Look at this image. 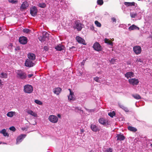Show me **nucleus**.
I'll list each match as a JSON object with an SVG mask.
<instances>
[{"label": "nucleus", "instance_id": "nucleus-1", "mask_svg": "<svg viewBox=\"0 0 152 152\" xmlns=\"http://www.w3.org/2000/svg\"><path fill=\"white\" fill-rule=\"evenodd\" d=\"M17 74V77L21 79H25L27 77L26 73L21 70H18Z\"/></svg>", "mask_w": 152, "mask_h": 152}, {"label": "nucleus", "instance_id": "nucleus-2", "mask_svg": "<svg viewBox=\"0 0 152 152\" xmlns=\"http://www.w3.org/2000/svg\"><path fill=\"white\" fill-rule=\"evenodd\" d=\"M23 87L24 92L30 94L32 92L33 90L32 86L30 85H26Z\"/></svg>", "mask_w": 152, "mask_h": 152}, {"label": "nucleus", "instance_id": "nucleus-3", "mask_svg": "<svg viewBox=\"0 0 152 152\" xmlns=\"http://www.w3.org/2000/svg\"><path fill=\"white\" fill-rule=\"evenodd\" d=\"M49 37V34L47 32H43L42 36H40L39 37V40L42 42L45 41L47 39H48Z\"/></svg>", "mask_w": 152, "mask_h": 152}, {"label": "nucleus", "instance_id": "nucleus-4", "mask_svg": "<svg viewBox=\"0 0 152 152\" xmlns=\"http://www.w3.org/2000/svg\"><path fill=\"white\" fill-rule=\"evenodd\" d=\"M35 62L34 61L27 59L25 61V66L29 67H31L34 66Z\"/></svg>", "mask_w": 152, "mask_h": 152}, {"label": "nucleus", "instance_id": "nucleus-5", "mask_svg": "<svg viewBox=\"0 0 152 152\" xmlns=\"http://www.w3.org/2000/svg\"><path fill=\"white\" fill-rule=\"evenodd\" d=\"M93 48L94 50L98 52L101 51L102 49V46L98 42H96L94 44Z\"/></svg>", "mask_w": 152, "mask_h": 152}, {"label": "nucleus", "instance_id": "nucleus-6", "mask_svg": "<svg viewBox=\"0 0 152 152\" xmlns=\"http://www.w3.org/2000/svg\"><path fill=\"white\" fill-rule=\"evenodd\" d=\"M48 120L50 122L53 123H56L58 121L57 117L53 115H50L48 118Z\"/></svg>", "mask_w": 152, "mask_h": 152}, {"label": "nucleus", "instance_id": "nucleus-7", "mask_svg": "<svg viewBox=\"0 0 152 152\" xmlns=\"http://www.w3.org/2000/svg\"><path fill=\"white\" fill-rule=\"evenodd\" d=\"M37 9L35 6H33L31 8L30 10V13L32 16H36L37 12Z\"/></svg>", "mask_w": 152, "mask_h": 152}, {"label": "nucleus", "instance_id": "nucleus-8", "mask_svg": "<svg viewBox=\"0 0 152 152\" xmlns=\"http://www.w3.org/2000/svg\"><path fill=\"white\" fill-rule=\"evenodd\" d=\"M133 50L134 53L136 55L140 54L142 51L141 47L140 46L138 45L134 47Z\"/></svg>", "mask_w": 152, "mask_h": 152}, {"label": "nucleus", "instance_id": "nucleus-9", "mask_svg": "<svg viewBox=\"0 0 152 152\" xmlns=\"http://www.w3.org/2000/svg\"><path fill=\"white\" fill-rule=\"evenodd\" d=\"M99 122L101 124L104 126H106L109 124L108 121L102 118H100L99 119Z\"/></svg>", "mask_w": 152, "mask_h": 152}, {"label": "nucleus", "instance_id": "nucleus-10", "mask_svg": "<svg viewBox=\"0 0 152 152\" xmlns=\"http://www.w3.org/2000/svg\"><path fill=\"white\" fill-rule=\"evenodd\" d=\"M26 136L25 134H21L16 139V144H18Z\"/></svg>", "mask_w": 152, "mask_h": 152}, {"label": "nucleus", "instance_id": "nucleus-11", "mask_svg": "<svg viewBox=\"0 0 152 152\" xmlns=\"http://www.w3.org/2000/svg\"><path fill=\"white\" fill-rule=\"evenodd\" d=\"M128 81L130 83L133 85H137L139 82L138 80L135 78L129 79Z\"/></svg>", "mask_w": 152, "mask_h": 152}, {"label": "nucleus", "instance_id": "nucleus-12", "mask_svg": "<svg viewBox=\"0 0 152 152\" xmlns=\"http://www.w3.org/2000/svg\"><path fill=\"white\" fill-rule=\"evenodd\" d=\"M20 43L22 44H25L27 42V39L25 37L23 36L20 37L19 39Z\"/></svg>", "mask_w": 152, "mask_h": 152}, {"label": "nucleus", "instance_id": "nucleus-13", "mask_svg": "<svg viewBox=\"0 0 152 152\" xmlns=\"http://www.w3.org/2000/svg\"><path fill=\"white\" fill-rule=\"evenodd\" d=\"M82 28V25L81 23L77 22L75 23V26H74V28L76 29L77 31H81Z\"/></svg>", "mask_w": 152, "mask_h": 152}, {"label": "nucleus", "instance_id": "nucleus-14", "mask_svg": "<svg viewBox=\"0 0 152 152\" xmlns=\"http://www.w3.org/2000/svg\"><path fill=\"white\" fill-rule=\"evenodd\" d=\"M27 57L28 59H29L30 60L35 61L36 56L34 54L32 53H29L27 55Z\"/></svg>", "mask_w": 152, "mask_h": 152}, {"label": "nucleus", "instance_id": "nucleus-15", "mask_svg": "<svg viewBox=\"0 0 152 152\" xmlns=\"http://www.w3.org/2000/svg\"><path fill=\"white\" fill-rule=\"evenodd\" d=\"M117 140L121 141L124 140L125 139V137L124 136L123 134H117L116 136Z\"/></svg>", "mask_w": 152, "mask_h": 152}, {"label": "nucleus", "instance_id": "nucleus-16", "mask_svg": "<svg viewBox=\"0 0 152 152\" xmlns=\"http://www.w3.org/2000/svg\"><path fill=\"white\" fill-rule=\"evenodd\" d=\"M76 39L79 43L85 45V40L81 37L79 36H77L76 37Z\"/></svg>", "mask_w": 152, "mask_h": 152}, {"label": "nucleus", "instance_id": "nucleus-17", "mask_svg": "<svg viewBox=\"0 0 152 152\" xmlns=\"http://www.w3.org/2000/svg\"><path fill=\"white\" fill-rule=\"evenodd\" d=\"M28 4L27 2V1H24L22 4L20 8L21 9L24 10L28 7Z\"/></svg>", "mask_w": 152, "mask_h": 152}, {"label": "nucleus", "instance_id": "nucleus-18", "mask_svg": "<svg viewBox=\"0 0 152 152\" xmlns=\"http://www.w3.org/2000/svg\"><path fill=\"white\" fill-rule=\"evenodd\" d=\"M134 73L133 72H127L125 74V76L126 77L127 79L131 77H134Z\"/></svg>", "mask_w": 152, "mask_h": 152}, {"label": "nucleus", "instance_id": "nucleus-19", "mask_svg": "<svg viewBox=\"0 0 152 152\" xmlns=\"http://www.w3.org/2000/svg\"><path fill=\"white\" fill-rule=\"evenodd\" d=\"M70 91V95L68 96V99L69 100H75V98L73 97V95H74L73 92H72L70 89H69Z\"/></svg>", "mask_w": 152, "mask_h": 152}, {"label": "nucleus", "instance_id": "nucleus-20", "mask_svg": "<svg viewBox=\"0 0 152 152\" xmlns=\"http://www.w3.org/2000/svg\"><path fill=\"white\" fill-rule=\"evenodd\" d=\"M64 46L59 44L56 46L55 48L57 50L61 51L64 50Z\"/></svg>", "mask_w": 152, "mask_h": 152}, {"label": "nucleus", "instance_id": "nucleus-21", "mask_svg": "<svg viewBox=\"0 0 152 152\" xmlns=\"http://www.w3.org/2000/svg\"><path fill=\"white\" fill-rule=\"evenodd\" d=\"M94 80L96 82H98L99 83H101L102 81V77L101 76L98 77L96 76L94 77Z\"/></svg>", "mask_w": 152, "mask_h": 152}, {"label": "nucleus", "instance_id": "nucleus-22", "mask_svg": "<svg viewBox=\"0 0 152 152\" xmlns=\"http://www.w3.org/2000/svg\"><path fill=\"white\" fill-rule=\"evenodd\" d=\"M119 107L123 110L126 112H129V110L128 108L125 107L123 105L121 104V103H119L118 104Z\"/></svg>", "mask_w": 152, "mask_h": 152}, {"label": "nucleus", "instance_id": "nucleus-23", "mask_svg": "<svg viewBox=\"0 0 152 152\" xmlns=\"http://www.w3.org/2000/svg\"><path fill=\"white\" fill-rule=\"evenodd\" d=\"M139 28L137 26L134 25H132L129 28V30L130 31L135 29H137L138 30H139Z\"/></svg>", "mask_w": 152, "mask_h": 152}, {"label": "nucleus", "instance_id": "nucleus-24", "mask_svg": "<svg viewBox=\"0 0 152 152\" xmlns=\"http://www.w3.org/2000/svg\"><path fill=\"white\" fill-rule=\"evenodd\" d=\"M61 88H55L53 90V92L54 94L58 95L61 92Z\"/></svg>", "mask_w": 152, "mask_h": 152}, {"label": "nucleus", "instance_id": "nucleus-25", "mask_svg": "<svg viewBox=\"0 0 152 152\" xmlns=\"http://www.w3.org/2000/svg\"><path fill=\"white\" fill-rule=\"evenodd\" d=\"M104 42L108 45H110L111 46H113V43L110 40L107 38H105L104 39Z\"/></svg>", "mask_w": 152, "mask_h": 152}, {"label": "nucleus", "instance_id": "nucleus-26", "mask_svg": "<svg viewBox=\"0 0 152 152\" xmlns=\"http://www.w3.org/2000/svg\"><path fill=\"white\" fill-rule=\"evenodd\" d=\"M0 133L1 134H3L4 136L5 137H8L9 136L8 133L6 132V130L5 129H3L1 131H0Z\"/></svg>", "mask_w": 152, "mask_h": 152}, {"label": "nucleus", "instance_id": "nucleus-27", "mask_svg": "<svg viewBox=\"0 0 152 152\" xmlns=\"http://www.w3.org/2000/svg\"><path fill=\"white\" fill-rule=\"evenodd\" d=\"M91 128L92 130L94 132H96L98 130V128L96 126L93 124L91 125Z\"/></svg>", "mask_w": 152, "mask_h": 152}, {"label": "nucleus", "instance_id": "nucleus-28", "mask_svg": "<svg viewBox=\"0 0 152 152\" xmlns=\"http://www.w3.org/2000/svg\"><path fill=\"white\" fill-rule=\"evenodd\" d=\"M27 113L28 114H30V115L35 117H37V115L36 113L34 112L33 111H32L31 110H28L27 111Z\"/></svg>", "mask_w": 152, "mask_h": 152}, {"label": "nucleus", "instance_id": "nucleus-29", "mask_svg": "<svg viewBox=\"0 0 152 152\" xmlns=\"http://www.w3.org/2000/svg\"><path fill=\"white\" fill-rule=\"evenodd\" d=\"M124 4L125 5H126L127 6H134L135 4V3L134 2H124Z\"/></svg>", "mask_w": 152, "mask_h": 152}, {"label": "nucleus", "instance_id": "nucleus-30", "mask_svg": "<svg viewBox=\"0 0 152 152\" xmlns=\"http://www.w3.org/2000/svg\"><path fill=\"white\" fill-rule=\"evenodd\" d=\"M15 113H16L15 112L10 111L8 112L7 113V115L8 117H12L14 115H15Z\"/></svg>", "mask_w": 152, "mask_h": 152}, {"label": "nucleus", "instance_id": "nucleus-31", "mask_svg": "<svg viewBox=\"0 0 152 152\" xmlns=\"http://www.w3.org/2000/svg\"><path fill=\"white\" fill-rule=\"evenodd\" d=\"M38 6L42 8H45L46 7V4L44 3L40 2L37 5Z\"/></svg>", "mask_w": 152, "mask_h": 152}, {"label": "nucleus", "instance_id": "nucleus-32", "mask_svg": "<svg viewBox=\"0 0 152 152\" xmlns=\"http://www.w3.org/2000/svg\"><path fill=\"white\" fill-rule=\"evenodd\" d=\"M128 129L129 130L133 132H135L137 130L136 128L132 126H129Z\"/></svg>", "mask_w": 152, "mask_h": 152}, {"label": "nucleus", "instance_id": "nucleus-33", "mask_svg": "<svg viewBox=\"0 0 152 152\" xmlns=\"http://www.w3.org/2000/svg\"><path fill=\"white\" fill-rule=\"evenodd\" d=\"M132 96L134 99H140L141 98L140 96L138 94H133Z\"/></svg>", "mask_w": 152, "mask_h": 152}, {"label": "nucleus", "instance_id": "nucleus-34", "mask_svg": "<svg viewBox=\"0 0 152 152\" xmlns=\"http://www.w3.org/2000/svg\"><path fill=\"white\" fill-rule=\"evenodd\" d=\"M7 74L4 72L1 73L0 75V77L3 78H7Z\"/></svg>", "mask_w": 152, "mask_h": 152}, {"label": "nucleus", "instance_id": "nucleus-35", "mask_svg": "<svg viewBox=\"0 0 152 152\" xmlns=\"http://www.w3.org/2000/svg\"><path fill=\"white\" fill-rule=\"evenodd\" d=\"M130 15L131 17L132 18H135V17L137 15V14L136 13H135L134 12H131L130 13Z\"/></svg>", "mask_w": 152, "mask_h": 152}, {"label": "nucleus", "instance_id": "nucleus-36", "mask_svg": "<svg viewBox=\"0 0 152 152\" xmlns=\"http://www.w3.org/2000/svg\"><path fill=\"white\" fill-rule=\"evenodd\" d=\"M108 115L110 117L113 118L115 115V113L113 111L112 112L109 113Z\"/></svg>", "mask_w": 152, "mask_h": 152}, {"label": "nucleus", "instance_id": "nucleus-37", "mask_svg": "<svg viewBox=\"0 0 152 152\" xmlns=\"http://www.w3.org/2000/svg\"><path fill=\"white\" fill-rule=\"evenodd\" d=\"M97 4L101 5L103 4V0H98L97 1Z\"/></svg>", "mask_w": 152, "mask_h": 152}, {"label": "nucleus", "instance_id": "nucleus-38", "mask_svg": "<svg viewBox=\"0 0 152 152\" xmlns=\"http://www.w3.org/2000/svg\"><path fill=\"white\" fill-rule=\"evenodd\" d=\"M95 23L97 27H100L101 26V24L97 20L95 21Z\"/></svg>", "mask_w": 152, "mask_h": 152}, {"label": "nucleus", "instance_id": "nucleus-39", "mask_svg": "<svg viewBox=\"0 0 152 152\" xmlns=\"http://www.w3.org/2000/svg\"><path fill=\"white\" fill-rule=\"evenodd\" d=\"M73 107L75 109V111L76 112H79V111L81 110V108L80 107Z\"/></svg>", "mask_w": 152, "mask_h": 152}, {"label": "nucleus", "instance_id": "nucleus-40", "mask_svg": "<svg viewBox=\"0 0 152 152\" xmlns=\"http://www.w3.org/2000/svg\"><path fill=\"white\" fill-rule=\"evenodd\" d=\"M34 102H35V103L38 104L42 105V102L41 101L38 100H35L34 101Z\"/></svg>", "mask_w": 152, "mask_h": 152}, {"label": "nucleus", "instance_id": "nucleus-41", "mask_svg": "<svg viewBox=\"0 0 152 152\" xmlns=\"http://www.w3.org/2000/svg\"><path fill=\"white\" fill-rule=\"evenodd\" d=\"M30 31V30L28 28H24L23 29V32L26 33H28Z\"/></svg>", "mask_w": 152, "mask_h": 152}, {"label": "nucleus", "instance_id": "nucleus-42", "mask_svg": "<svg viewBox=\"0 0 152 152\" xmlns=\"http://www.w3.org/2000/svg\"><path fill=\"white\" fill-rule=\"evenodd\" d=\"M8 1L10 3H12V4H15L18 2L17 1H15L14 0H8Z\"/></svg>", "mask_w": 152, "mask_h": 152}, {"label": "nucleus", "instance_id": "nucleus-43", "mask_svg": "<svg viewBox=\"0 0 152 152\" xmlns=\"http://www.w3.org/2000/svg\"><path fill=\"white\" fill-rule=\"evenodd\" d=\"M113 149L111 148H110L108 149H106L105 150V152H112Z\"/></svg>", "mask_w": 152, "mask_h": 152}, {"label": "nucleus", "instance_id": "nucleus-44", "mask_svg": "<svg viewBox=\"0 0 152 152\" xmlns=\"http://www.w3.org/2000/svg\"><path fill=\"white\" fill-rule=\"evenodd\" d=\"M10 129L13 132H14L15 131L16 129L14 126H12L10 128Z\"/></svg>", "mask_w": 152, "mask_h": 152}, {"label": "nucleus", "instance_id": "nucleus-45", "mask_svg": "<svg viewBox=\"0 0 152 152\" xmlns=\"http://www.w3.org/2000/svg\"><path fill=\"white\" fill-rule=\"evenodd\" d=\"M138 62H142V61L141 58L137 59L135 62L137 63Z\"/></svg>", "mask_w": 152, "mask_h": 152}, {"label": "nucleus", "instance_id": "nucleus-46", "mask_svg": "<svg viewBox=\"0 0 152 152\" xmlns=\"http://www.w3.org/2000/svg\"><path fill=\"white\" fill-rule=\"evenodd\" d=\"M119 27L123 28L124 29L126 27V26L125 25L121 24H120L119 25Z\"/></svg>", "mask_w": 152, "mask_h": 152}, {"label": "nucleus", "instance_id": "nucleus-47", "mask_svg": "<svg viewBox=\"0 0 152 152\" xmlns=\"http://www.w3.org/2000/svg\"><path fill=\"white\" fill-rule=\"evenodd\" d=\"M44 49L45 51H48V48L47 46H44Z\"/></svg>", "mask_w": 152, "mask_h": 152}, {"label": "nucleus", "instance_id": "nucleus-48", "mask_svg": "<svg viewBox=\"0 0 152 152\" xmlns=\"http://www.w3.org/2000/svg\"><path fill=\"white\" fill-rule=\"evenodd\" d=\"M111 20L113 23L116 22V19L115 18H111Z\"/></svg>", "mask_w": 152, "mask_h": 152}, {"label": "nucleus", "instance_id": "nucleus-49", "mask_svg": "<svg viewBox=\"0 0 152 152\" xmlns=\"http://www.w3.org/2000/svg\"><path fill=\"white\" fill-rule=\"evenodd\" d=\"M115 59L114 58H112L110 60V62L111 63L113 64L114 62L115 61Z\"/></svg>", "mask_w": 152, "mask_h": 152}, {"label": "nucleus", "instance_id": "nucleus-50", "mask_svg": "<svg viewBox=\"0 0 152 152\" xmlns=\"http://www.w3.org/2000/svg\"><path fill=\"white\" fill-rule=\"evenodd\" d=\"M86 61V60H85V59L83 60V61L82 62H81V64L82 65H84V63H85Z\"/></svg>", "mask_w": 152, "mask_h": 152}, {"label": "nucleus", "instance_id": "nucleus-51", "mask_svg": "<svg viewBox=\"0 0 152 152\" xmlns=\"http://www.w3.org/2000/svg\"><path fill=\"white\" fill-rule=\"evenodd\" d=\"M33 75V74H28V78H30Z\"/></svg>", "mask_w": 152, "mask_h": 152}, {"label": "nucleus", "instance_id": "nucleus-52", "mask_svg": "<svg viewBox=\"0 0 152 152\" xmlns=\"http://www.w3.org/2000/svg\"><path fill=\"white\" fill-rule=\"evenodd\" d=\"M74 48H75V49L76 48L75 47H74V46H72V47H71V48H69V50H71L72 49H73Z\"/></svg>", "mask_w": 152, "mask_h": 152}, {"label": "nucleus", "instance_id": "nucleus-53", "mask_svg": "<svg viewBox=\"0 0 152 152\" xmlns=\"http://www.w3.org/2000/svg\"><path fill=\"white\" fill-rule=\"evenodd\" d=\"M57 116L59 118H60L61 117V115L60 114H58L57 115Z\"/></svg>", "mask_w": 152, "mask_h": 152}, {"label": "nucleus", "instance_id": "nucleus-54", "mask_svg": "<svg viewBox=\"0 0 152 152\" xmlns=\"http://www.w3.org/2000/svg\"><path fill=\"white\" fill-rule=\"evenodd\" d=\"M150 146H151V148H152V144H151Z\"/></svg>", "mask_w": 152, "mask_h": 152}, {"label": "nucleus", "instance_id": "nucleus-55", "mask_svg": "<svg viewBox=\"0 0 152 152\" xmlns=\"http://www.w3.org/2000/svg\"><path fill=\"white\" fill-rule=\"evenodd\" d=\"M90 152H94L93 151H91Z\"/></svg>", "mask_w": 152, "mask_h": 152}, {"label": "nucleus", "instance_id": "nucleus-56", "mask_svg": "<svg viewBox=\"0 0 152 152\" xmlns=\"http://www.w3.org/2000/svg\"><path fill=\"white\" fill-rule=\"evenodd\" d=\"M22 129L23 130H24V129H23V128H22Z\"/></svg>", "mask_w": 152, "mask_h": 152}, {"label": "nucleus", "instance_id": "nucleus-57", "mask_svg": "<svg viewBox=\"0 0 152 152\" xmlns=\"http://www.w3.org/2000/svg\"><path fill=\"white\" fill-rule=\"evenodd\" d=\"M1 28L0 27V30H1Z\"/></svg>", "mask_w": 152, "mask_h": 152}, {"label": "nucleus", "instance_id": "nucleus-58", "mask_svg": "<svg viewBox=\"0 0 152 152\" xmlns=\"http://www.w3.org/2000/svg\"><path fill=\"white\" fill-rule=\"evenodd\" d=\"M1 143V142H0V144Z\"/></svg>", "mask_w": 152, "mask_h": 152}]
</instances>
